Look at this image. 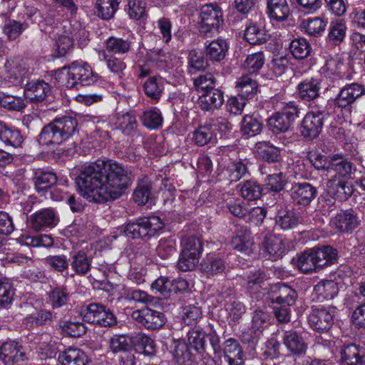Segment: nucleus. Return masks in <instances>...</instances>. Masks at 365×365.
<instances>
[{
    "label": "nucleus",
    "instance_id": "f257e3e1",
    "mask_svg": "<svg viewBox=\"0 0 365 365\" xmlns=\"http://www.w3.org/2000/svg\"><path fill=\"white\" fill-rule=\"evenodd\" d=\"M132 181L128 168L114 160L103 159L85 165L76 179L80 195L98 203L118 198Z\"/></svg>",
    "mask_w": 365,
    "mask_h": 365
},
{
    "label": "nucleus",
    "instance_id": "f03ea898",
    "mask_svg": "<svg viewBox=\"0 0 365 365\" xmlns=\"http://www.w3.org/2000/svg\"><path fill=\"white\" fill-rule=\"evenodd\" d=\"M77 125L76 119L71 116L55 118L43 127L38 135V142L46 146L60 145L74 134Z\"/></svg>",
    "mask_w": 365,
    "mask_h": 365
},
{
    "label": "nucleus",
    "instance_id": "7ed1b4c3",
    "mask_svg": "<svg viewBox=\"0 0 365 365\" xmlns=\"http://www.w3.org/2000/svg\"><path fill=\"white\" fill-rule=\"evenodd\" d=\"M55 78L60 84L73 88L78 85H93L98 82L100 77L88 64L73 63L68 67L58 69L55 73Z\"/></svg>",
    "mask_w": 365,
    "mask_h": 365
},
{
    "label": "nucleus",
    "instance_id": "20e7f679",
    "mask_svg": "<svg viewBox=\"0 0 365 365\" xmlns=\"http://www.w3.org/2000/svg\"><path fill=\"white\" fill-rule=\"evenodd\" d=\"M337 256V252L330 246L309 249L300 254L295 266L303 273L309 274L328 264H333Z\"/></svg>",
    "mask_w": 365,
    "mask_h": 365
},
{
    "label": "nucleus",
    "instance_id": "39448f33",
    "mask_svg": "<svg viewBox=\"0 0 365 365\" xmlns=\"http://www.w3.org/2000/svg\"><path fill=\"white\" fill-rule=\"evenodd\" d=\"M272 103L278 111L269 118L267 125L274 133L286 132L299 117V110L293 102L286 103L278 98H273Z\"/></svg>",
    "mask_w": 365,
    "mask_h": 365
},
{
    "label": "nucleus",
    "instance_id": "423d86ee",
    "mask_svg": "<svg viewBox=\"0 0 365 365\" xmlns=\"http://www.w3.org/2000/svg\"><path fill=\"white\" fill-rule=\"evenodd\" d=\"M164 226V222L158 216L151 215L128 222L123 227V232L132 239L148 240L158 234Z\"/></svg>",
    "mask_w": 365,
    "mask_h": 365
},
{
    "label": "nucleus",
    "instance_id": "0eeeda50",
    "mask_svg": "<svg viewBox=\"0 0 365 365\" xmlns=\"http://www.w3.org/2000/svg\"><path fill=\"white\" fill-rule=\"evenodd\" d=\"M222 13L216 4L204 5L200 10L199 31L206 37H210L218 32L222 23Z\"/></svg>",
    "mask_w": 365,
    "mask_h": 365
},
{
    "label": "nucleus",
    "instance_id": "6e6552de",
    "mask_svg": "<svg viewBox=\"0 0 365 365\" xmlns=\"http://www.w3.org/2000/svg\"><path fill=\"white\" fill-rule=\"evenodd\" d=\"M81 315L85 322L101 327H110L116 324L113 314L100 304H90L82 310Z\"/></svg>",
    "mask_w": 365,
    "mask_h": 365
},
{
    "label": "nucleus",
    "instance_id": "1a4fd4ad",
    "mask_svg": "<svg viewBox=\"0 0 365 365\" xmlns=\"http://www.w3.org/2000/svg\"><path fill=\"white\" fill-rule=\"evenodd\" d=\"M27 360L23 346L15 340H8L0 346V361L4 365H19Z\"/></svg>",
    "mask_w": 365,
    "mask_h": 365
},
{
    "label": "nucleus",
    "instance_id": "9d476101",
    "mask_svg": "<svg viewBox=\"0 0 365 365\" xmlns=\"http://www.w3.org/2000/svg\"><path fill=\"white\" fill-rule=\"evenodd\" d=\"M131 317L148 329H159L165 323L163 313L148 307L133 311Z\"/></svg>",
    "mask_w": 365,
    "mask_h": 365
},
{
    "label": "nucleus",
    "instance_id": "9b49d317",
    "mask_svg": "<svg viewBox=\"0 0 365 365\" xmlns=\"http://www.w3.org/2000/svg\"><path fill=\"white\" fill-rule=\"evenodd\" d=\"M324 115L320 111H311L307 113L302 122L300 132L304 138L314 139L322 130Z\"/></svg>",
    "mask_w": 365,
    "mask_h": 365
},
{
    "label": "nucleus",
    "instance_id": "f8f14e48",
    "mask_svg": "<svg viewBox=\"0 0 365 365\" xmlns=\"http://www.w3.org/2000/svg\"><path fill=\"white\" fill-rule=\"evenodd\" d=\"M364 94L365 88L362 85L355 83H350L341 89L335 102L339 107L346 108Z\"/></svg>",
    "mask_w": 365,
    "mask_h": 365
},
{
    "label": "nucleus",
    "instance_id": "ddd939ff",
    "mask_svg": "<svg viewBox=\"0 0 365 365\" xmlns=\"http://www.w3.org/2000/svg\"><path fill=\"white\" fill-rule=\"evenodd\" d=\"M326 193L333 200H346L352 193V188L347 181L333 177H327Z\"/></svg>",
    "mask_w": 365,
    "mask_h": 365
},
{
    "label": "nucleus",
    "instance_id": "4468645a",
    "mask_svg": "<svg viewBox=\"0 0 365 365\" xmlns=\"http://www.w3.org/2000/svg\"><path fill=\"white\" fill-rule=\"evenodd\" d=\"M58 222V216L51 208L39 210L31 217V226L36 231L53 227Z\"/></svg>",
    "mask_w": 365,
    "mask_h": 365
},
{
    "label": "nucleus",
    "instance_id": "2eb2a0df",
    "mask_svg": "<svg viewBox=\"0 0 365 365\" xmlns=\"http://www.w3.org/2000/svg\"><path fill=\"white\" fill-rule=\"evenodd\" d=\"M334 310L325 308L313 309L309 316L308 322L311 327L317 331L329 329L333 322Z\"/></svg>",
    "mask_w": 365,
    "mask_h": 365
},
{
    "label": "nucleus",
    "instance_id": "dca6fc26",
    "mask_svg": "<svg viewBox=\"0 0 365 365\" xmlns=\"http://www.w3.org/2000/svg\"><path fill=\"white\" fill-rule=\"evenodd\" d=\"M352 170L353 166L350 162L338 156H334L329 163L327 177L341 178L346 181L351 178Z\"/></svg>",
    "mask_w": 365,
    "mask_h": 365
},
{
    "label": "nucleus",
    "instance_id": "f3484780",
    "mask_svg": "<svg viewBox=\"0 0 365 365\" xmlns=\"http://www.w3.org/2000/svg\"><path fill=\"white\" fill-rule=\"evenodd\" d=\"M50 92L51 87L45 81H31L26 85L24 96L31 102L38 103L43 101Z\"/></svg>",
    "mask_w": 365,
    "mask_h": 365
},
{
    "label": "nucleus",
    "instance_id": "a211bd4d",
    "mask_svg": "<svg viewBox=\"0 0 365 365\" xmlns=\"http://www.w3.org/2000/svg\"><path fill=\"white\" fill-rule=\"evenodd\" d=\"M297 294L290 287L278 283L271 287V299L279 304L291 306L294 303Z\"/></svg>",
    "mask_w": 365,
    "mask_h": 365
},
{
    "label": "nucleus",
    "instance_id": "6ab92c4d",
    "mask_svg": "<svg viewBox=\"0 0 365 365\" xmlns=\"http://www.w3.org/2000/svg\"><path fill=\"white\" fill-rule=\"evenodd\" d=\"M263 250L266 257L275 261L284 253V241L280 237L276 235H266L263 241Z\"/></svg>",
    "mask_w": 365,
    "mask_h": 365
},
{
    "label": "nucleus",
    "instance_id": "aec40b11",
    "mask_svg": "<svg viewBox=\"0 0 365 365\" xmlns=\"http://www.w3.org/2000/svg\"><path fill=\"white\" fill-rule=\"evenodd\" d=\"M314 187L307 182L296 183L291 189V197L297 204L309 205L316 195Z\"/></svg>",
    "mask_w": 365,
    "mask_h": 365
},
{
    "label": "nucleus",
    "instance_id": "412c9836",
    "mask_svg": "<svg viewBox=\"0 0 365 365\" xmlns=\"http://www.w3.org/2000/svg\"><path fill=\"white\" fill-rule=\"evenodd\" d=\"M224 102L223 93L218 89H210L200 95L197 103L205 111H210L221 107Z\"/></svg>",
    "mask_w": 365,
    "mask_h": 365
},
{
    "label": "nucleus",
    "instance_id": "4be33fe9",
    "mask_svg": "<svg viewBox=\"0 0 365 365\" xmlns=\"http://www.w3.org/2000/svg\"><path fill=\"white\" fill-rule=\"evenodd\" d=\"M205 55L207 59L214 62H220L225 58L228 51L227 42L222 38L212 41H206Z\"/></svg>",
    "mask_w": 365,
    "mask_h": 365
},
{
    "label": "nucleus",
    "instance_id": "5701e85b",
    "mask_svg": "<svg viewBox=\"0 0 365 365\" xmlns=\"http://www.w3.org/2000/svg\"><path fill=\"white\" fill-rule=\"evenodd\" d=\"M331 222L340 232H351L358 227L359 220L353 212L344 211L338 213Z\"/></svg>",
    "mask_w": 365,
    "mask_h": 365
},
{
    "label": "nucleus",
    "instance_id": "b1692460",
    "mask_svg": "<svg viewBox=\"0 0 365 365\" xmlns=\"http://www.w3.org/2000/svg\"><path fill=\"white\" fill-rule=\"evenodd\" d=\"M61 365H87L88 356L78 348H68L61 352L58 357Z\"/></svg>",
    "mask_w": 365,
    "mask_h": 365
},
{
    "label": "nucleus",
    "instance_id": "393cba45",
    "mask_svg": "<svg viewBox=\"0 0 365 365\" xmlns=\"http://www.w3.org/2000/svg\"><path fill=\"white\" fill-rule=\"evenodd\" d=\"M33 180L38 192L46 190L57 182L56 174L48 169L36 168L34 170Z\"/></svg>",
    "mask_w": 365,
    "mask_h": 365
},
{
    "label": "nucleus",
    "instance_id": "a878e982",
    "mask_svg": "<svg viewBox=\"0 0 365 365\" xmlns=\"http://www.w3.org/2000/svg\"><path fill=\"white\" fill-rule=\"evenodd\" d=\"M340 354L344 365H365V352L355 344L345 346Z\"/></svg>",
    "mask_w": 365,
    "mask_h": 365
},
{
    "label": "nucleus",
    "instance_id": "bb28decb",
    "mask_svg": "<svg viewBox=\"0 0 365 365\" xmlns=\"http://www.w3.org/2000/svg\"><path fill=\"white\" fill-rule=\"evenodd\" d=\"M290 13L287 0H267V14L271 19L282 21Z\"/></svg>",
    "mask_w": 365,
    "mask_h": 365
},
{
    "label": "nucleus",
    "instance_id": "cd10ccee",
    "mask_svg": "<svg viewBox=\"0 0 365 365\" xmlns=\"http://www.w3.org/2000/svg\"><path fill=\"white\" fill-rule=\"evenodd\" d=\"M70 34L71 36H61L56 41V50L59 56H63L71 51L74 40L79 41L81 38H86L88 36L84 29H73L70 32Z\"/></svg>",
    "mask_w": 365,
    "mask_h": 365
},
{
    "label": "nucleus",
    "instance_id": "c85d7f7f",
    "mask_svg": "<svg viewBox=\"0 0 365 365\" xmlns=\"http://www.w3.org/2000/svg\"><path fill=\"white\" fill-rule=\"evenodd\" d=\"M297 89L301 99L310 101L319 96L320 82L316 78H307L298 84Z\"/></svg>",
    "mask_w": 365,
    "mask_h": 365
},
{
    "label": "nucleus",
    "instance_id": "c756f323",
    "mask_svg": "<svg viewBox=\"0 0 365 365\" xmlns=\"http://www.w3.org/2000/svg\"><path fill=\"white\" fill-rule=\"evenodd\" d=\"M283 343L293 354H304L307 348L303 338L295 331H286L283 336Z\"/></svg>",
    "mask_w": 365,
    "mask_h": 365
},
{
    "label": "nucleus",
    "instance_id": "7c9ffc66",
    "mask_svg": "<svg viewBox=\"0 0 365 365\" xmlns=\"http://www.w3.org/2000/svg\"><path fill=\"white\" fill-rule=\"evenodd\" d=\"M118 0H96L94 6V14L103 20H110L118 9Z\"/></svg>",
    "mask_w": 365,
    "mask_h": 365
},
{
    "label": "nucleus",
    "instance_id": "2f4dec72",
    "mask_svg": "<svg viewBox=\"0 0 365 365\" xmlns=\"http://www.w3.org/2000/svg\"><path fill=\"white\" fill-rule=\"evenodd\" d=\"M338 292V285L333 280H322L314 287V292L319 301L331 299Z\"/></svg>",
    "mask_w": 365,
    "mask_h": 365
},
{
    "label": "nucleus",
    "instance_id": "473e14b6",
    "mask_svg": "<svg viewBox=\"0 0 365 365\" xmlns=\"http://www.w3.org/2000/svg\"><path fill=\"white\" fill-rule=\"evenodd\" d=\"M131 344L135 349L146 356L155 354V341L148 336L141 332L135 333L131 336Z\"/></svg>",
    "mask_w": 365,
    "mask_h": 365
},
{
    "label": "nucleus",
    "instance_id": "72a5a7b5",
    "mask_svg": "<svg viewBox=\"0 0 365 365\" xmlns=\"http://www.w3.org/2000/svg\"><path fill=\"white\" fill-rule=\"evenodd\" d=\"M115 125L125 135H133L138 128L135 116L130 113H118L116 115Z\"/></svg>",
    "mask_w": 365,
    "mask_h": 365
},
{
    "label": "nucleus",
    "instance_id": "f704fd0d",
    "mask_svg": "<svg viewBox=\"0 0 365 365\" xmlns=\"http://www.w3.org/2000/svg\"><path fill=\"white\" fill-rule=\"evenodd\" d=\"M230 245L234 250L246 255L252 253L254 249L250 232L247 230L241 232L233 237Z\"/></svg>",
    "mask_w": 365,
    "mask_h": 365
},
{
    "label": "nucleus",
    "instance_id": "c9c22d12",
    "mask_svg": "<svg viewBox=\"0 0 365 365\" xmlns=\"http://www.w3.org/2000/svg\"><path fill=\"white\" fill-rule=\"evenodd\" d=\"M236 87L239 96L243 98L248 99L252 98L257 92L258 84L257 81L251 76L245 75L238 78Z\"/></svg>",
    "mask_w": 365,
    "mask_h": 365
},
{
    "label": "nucleus",
    "instance_id": "e433bc0d",
    "mask_svg": "<svg viewBox=\"0 0 365 365\" xmlns=\"http://www.w3.org/2000/svg\"><path fill=\"white\" fill-rule=\"evenodd\" d=\"M164 87L165 81L159 76L150 77L143 84L145 93L156 101L160 98Z\"/></svg>",
    "mask_w": 365,
    "mask_h": 365
},
{
    "label": "nucleus",
    "instance_id": "4c0bfd02",
    "mask_svg": "<svg viewBox=\"0 0 365 365\" xmlns=\"http://www.w3.org/2000/svg\"><path fill=\"white\" fill-rule=\"evenodd\" d=\"M0 140L6 145L18 147L23 142V138L18 130L8 127L0 122Z\"/></svg>",
    "mask_w": 365,
    "mask_h": 365
},
{
    "label": "nucleus",
    "instance_id": "58836bf2",
    "mask_svg": "<svg viewBox=\"0 0 365 365\" xmlns=\"http://www.w3.org/2000/svg\"><path fill=\"white\" fill-rule=\"evenodd\" d=\"M19 244L31 247H50L53 245V239L47 235L31 236L28 234H22L17 238Z\"/></svg>",
    "mask_w": 365,
    "mask_h": 365
},
{
    "label": "nucleus",
    "instance_id": "ea45409f",
    "mask_svg": "<svg viewBox=\"0 0 365 365\" xmlns=\"http://www.w3.org/2000/svg\"><path fill=\"white\" fill-rule=\"evenodd\" d=\"M244 36L247 42L255 45L266 41L268 35L263 27L250 23L245 30Z\"/></svg>",
    "mask_w": 365,
    "mask_h": 365
},
{
    "label": "nucleus",
    "instance_id": "a19ab883",
    "mask_svg": "<svg viewBox=\"0 0 365 365\" xmlns=\"http://www.w3.org/2000/svg\"><path fill=\"white\" fill-rule=\"evenodd\" d=\"M327 21L321 17L308 18L302 22V27L305 32L314 36H321L325 31Z\"/></svg>",
    "mask_w": 365,
    "mask_h": 365
},
{
    "label": "nucleus",
    "instance_id": "79ce46f5",
    "mask_svg": "<svg viewBox=\"0 0 365 365\" xmlns=\"http://www.w3.org/2000/svg\"><path fill=\"white\" fill-rule=\"evenodd\" d=\"M98 59L100 61H105L110 71L118 76L123 74V71L126 68V65L123 60L113 56H108L105 50L98 51Z\"/></svg>",
    "mask_w": 365,
    "mask_h": 365
},
{
    "label": "nucleus",
    "instance_id": "37998d69",
    "mask_svg": "<svg viewBox=\"0 0 365 365\" xmlns=\"http://www.w3.org/2000/svg\"><path fill=\"white\" fill-rule=\"evenodd\" d=\"M140 119L143 125L150 130L158 129L163 124L161 113L157 108L144 111Z\"/></svg>",
    "mask_w": 365,
    "mask_h": 365
},
{
    "label": "nucleus",
    "instance_id": "c03bdc74",
    "mask_svg": "<svg viewBox=\"0 0 365 365\" xmlns=\"http://www.w3.org/2000/svg\"><path fill=\"white\" fill-rule=\"evenodd\" d=\"M257 153L267 162H277L280 160V150L269 142H259L257 144Z\"/></svg>",
    "mask_w": 365,
    "mask_h": 365
},
{
    "label": "nucleus",
    "instance_id": "a18cd8bd",
    "mask_svg": "<svg viewBox=\"0 0 365 365\" xmlns=\"http://www.w3.org/2000/svg\"><path fill=\"white\" fill-rule=\"evenodd\" d=\"M71 259V267L76 274L84 275L90 270L91 258L88 257L84 252L80 251L75 254Z\"/></svg>",
    "mask_w": 365,
    "mask_h": 365
},
{
    "label": "nucleus",
    "instance_id": "49530a36",
    "mask_svg": "<svg viewBox=\"0 0 365 365\" xmlns=\"http://www.w3.org/2000/svg\"><path fill=\"white\" fill-rule=\"evenodd\" d=\"M346 26L342 20L332 21L329 26L328 39L334 45L339 44L346 36Z\"/></svg>",
    "mask_w": 365,
    "mask_h": 365
},
{
    "label": "nucleus",
    "instance_id": "de8ad7c7",
    "mask_svg": "<svg viewBox=\"0 0 365 365\" xmlns=\"http://www.w3.org/2000/svg\"><path fill=\"white\" fill-rule=\"evenodd\" d=\"M289 49L296 58H306L310 53L311 46L304 38H297L289 43Z\"/></svg>",
    "mask_w": 365,
    "mask_h": 365
},
{
    "label": "nucleus",
    "instance_id": "09e8293b",
    "mask_svg": "<svg viewBox=\"0 0 365 365\" xmlns=\"http://www.w3.org/2000/svg\"><path fill=\"white\" fill-rule=\"evenodd\" d=\"M225 268L223 260L213 255H207L201 264L202 270L207 274L222 272Z\"/></svg>",
    "mask_w": 365,
    "mask_h": 365
},
{
    "label": "nucleus",
    "instance_id": "8fccbe9b",
    "mask_svg": "<svg viewBox=\"0 0 365 365\" xmlns=\"http://www.w3.org/2000/svg\"><path fill=\"white\" fill-rule=\"evenodd\" d=\"M106 51L115 54H124L130 48V42L121 38L110 37L106 41Z\"/></svg>",
    "mask_w": 365,
    "mask_h": 365
},
{
    "label": "nucleus",
    "instance_id": "3c124183",
    "mask_svg": "<svg viewBox=\"0 0 365 365\" xmlns=\"http://www.w3.org/2000/svg\"><path fill=\"white\" fill-rule=\"evenodd\" d=\"M61 331L67 336L80 337L86 332V327L82 322L63 321L60 324Z\"/></svg>",
    "mask_w": 365,
    "mask_h": 365
},
{
    "label": "nucleus",
    "instance_id": "603ef678",
    "mask_svg": "<svg viewBox=\"0 0 365 365\" xmlns=\"http://www.w3.org/2000/svg\"><path fill=\"white\" fill-rule=\"evenodd\" d=\"M205 333L200 327H195L187 333L188 345L196 350L202 351L205 346Z\"/></svg>",
    "mask_w": 365,
    "mask_h": 365
},
{
    "label": "nucleus",
    "instance_id": "864d4df0",
    "mask_svg": "<svg viewBox=\"0 0 365 365\" xmlns=\"http://www.w3.org/2000/svg\"><path fill=\"white\" fill-rule=\"evenodd\" d=\"M131 347V336L114 335L109 341V348L113 353L128 352Z\"/></svg>",
    "mask_w": 365,
    "mask_h": 365
},
{
    "label": "nucleus",
    "instance_id": "5fc2aeb1",
    "mask_svg": "<svg viewBox=\"0 0 365 365\" xmlns=\"http://www.w3.org/2000/svg\"><path fill=\"white\" fill-rule=\"evenodd\" d=\"M264 63V56L262 52H256L247 56L243 67L250 73L258 72Z\"/></svg>",
    "mask_w": 365,
    "mask_h": 365
},
{
    "label": "nucleus",
    "instance_id": "6e6d98bb",
    "mask_svg": "<svg viewBox=\"0 0 365 365\" xmlns=\"http://www.w3.org/2000/svg\"><path fill=\"white\" fill-rule=\"evenodd\" d=\"M28 27L29 23L26 21L20 23L15 20H9L5 23L3 31L9 40H14Z\"/></svg>",
    "mask_w": 365,
    "mask_h": 365
},
{
    "label": "nucleus",
    "instance_id": "4d7b16f0",
    "mask_svg": "<svg viewBox=\"0 0 365 365\" xmlns=\"http://www.w3.org/2000/svg\"><path fill=\"white\" fill-rule=\"evenodd\" d=\"M243 135L251 137L259 134L262 130V123L252 116L246 115L242 121Z\"/></svg>",
    "mask_w": 365,
    "mask_h": 365
},
{
    "label": "nucleus",
    "instance_id": "13d9d810",
    "mask_svg": "<svg viewBox=\"0 0 365 365\" xmlns=\"http://www.w3.org/2000/svg\"><path fill=\"white\" fill-rule=\"evenodd\" d=\"M276 224L283 230H289L295 227L298 223V218L289 210H280L276 217Z\"/></svg>",
    "mask_w": 365,
    "mask_h": 365
},
{
    "label": "nucleus",
    "instance_id": "bf43d9fd",
    "mask_svg": "<svg viewBox=\"0 0 365 365\" xmlns=\"http://www.w3.org/2000/svg\"><path fill=\"white\" fill-rule=\"evenodd\" d=\"M175 241L171 238H162L156 247L157 255L162 259H168L175 253Z\"/></svg>",
    "mask_w": 365,
    "mask_h": 365
},
{
    "label": "nucleus",
    "instance_id": "052dcab7",
    "mask_svg": "<svg viewBox=\"0 0 365 365\" xmlns=\"http://www.w3.org/2000/svg\"><path fill=\"white\" fill-rule=\"evenodd\" d=\"M213 137L212 128L209 125L199 127L192 133V140L197 145L207 144Z\"/></svg>",
    "mask_w": 365,
    "mask_h": 365
},
{
    "label": "nucleus",
    "instance_id": "680f3d73",
    "mask_svg": "<svg viewBox=\"0 0 365 365\" xmlns=\"http://www.w3.org/2000/svg\"><path fill=\"white\" fill-rule=\"evenodd\" d=\"M268 315L262 311H255L252 317V339L259 337L262 333V329L265 327V324L268 320Z\"/></svg>",
    "mask_w": 365,
    "mask_h": 365
},
{
    "label": "nucleus",
    "instance_id": "e2e57ef3",
    "mask_svg": "<svg viewBox=\"0 0 365 365\" xmlns=\"http://www.w3.org/2000/svg\"><path fill=\"white\" fill-rule=\"evenodd\" d=\"M199 259L200 256L195 255V254H187V252H181L177 267L182 272L191 271L194 269L198 264Z\"/></svg>",
    "mask_w": 365,
    "mask_h": 365
},
{
    "label": "nucleus",
    "instance_id": "0e129e2a",
    "mask_svg": "<svg viewBox=\"0 0 365 365\" xmlns=\"http://www.w3.org/2000/svg\"><path fill=\"white\" fill-rule=\"evenodd\" d=\"M241 195L245 199L253 200L258 199L262 193L260 185L255 181H246L241 187Z\"/></svg>",
    "mask_w": 365,
    "mask_h": 365
},
{
    "label": "nucleus",
    "instance_id": "69168bd1",
    "mask_svg": "<svg viewBox=\"0 0 365 365\" xmlns=\"http://www.w3.org/2000/svg\"><path fill=\"white\" fill-rule=\"evenodd\" d=\"M225 172L231 182H237L245 175L247 168L240 161H233L227 165Z\"/></svg>",
    "mask_w": 365,
    "mask_h": 365
},
{
    "label": "nucleus",
    "instance_id": "338daca9",
    "mask_svg": "<svg viewBox=\"0 0 365 365\" xmlns=\"http://www.w3.org/2000/svg\"><path fill=\"white\" fill-rule=\"evenodd\" d=\"M264 279V274L259 270L250 272L242 283V286L249 292H254L258 290Z\"/></svg>",
    "mask_w": 365,
    "mask_h": 365
},
{
    "label": "nucleus",
    "instance_id": "774afa93",
    "mask_svg": "<svg viewBox=\"0 0 365 365\" xmlns=\"http://www.w3.org/2000/svg\"><path fill=\"white\" fill-rule=\"evenodd\" d=\"M146 4L142 0H129L128 15L135 20H140L146 16Z\"/></svg>",
    "mask_w": 365,
    "mask_h": 365
}]
</instances>
